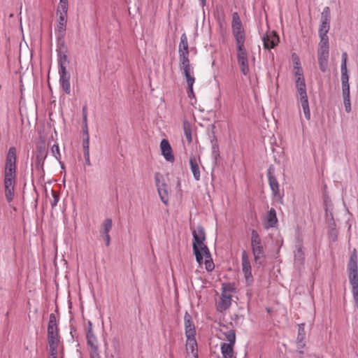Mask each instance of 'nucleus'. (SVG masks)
Instances as JSON below:
<instances>
[{
	"label": "nucleus",
	"instance_id": "9d476101",
	"mask_svg": "<svg viewBox=\"0 0 358 358\" xmlns=\"http://www.w3.org/2000/svg\"><path fill=\"white\" fill-rule=\"evenodd\" d=\"M231 29L232 34L236 42L245 41L246 37L245 30L241 18L236 12H234L232 14Z\"/></svg>",
	"mask_w": 358,
	"mask_h": 358
},
{
	"label": "nucleus",
	"instance_id": "2f4dec72",
	"mask_svg": "<svg viewBox=\"0 0 358 358\" xmlns=\"http://www.w3.org/2000/svg\"><path fill=\"white\" fill-rule=\"evenodd\" d=\"M59 83L70 80V74L66 71V66H62V69H59Z\"/></svg>",
	"mask_w": 358,
	"mask_h": 358
},
{
	"label": "nucleus",
	"instance_id": "4468645a",
	"mask_svg": "<svg viewBox=\"0 0 358 358\" xmlns=\"http://www.w3.org/2000/svg\"><path fill=\"white\" fill-rule=\"evenodd\" d=\"M272 171L273 169L270 168L267 171L268 184L271 189L273 196L275 198H281L280 193V186Z\"/></svg>",
	"mask_w": 358,
	"mask_h": 358
},
{
	"label": "nucleus",
	"instance_id": "4c0bfd02",
	"mask_svg": "<svg viewBox=\"0 0 358 358\" xmlns=\"http://www.w3.org/2000/svg\"><path fill=\"white\" fill-rule=\"evenodd\" d=\"M59 196L55 192L52 191V200L50 201V205L52 208L55 207L59 202Z\"/></svg>",
	"mask_w": 358,
	"mask_h": 358
},
{
	"label": "nucleus",
	"instance_id": "c03bdc74",
	"mask_svg": "<svg viewBox=\"0 0 358 358\" xmlns=\"http://www.w3.org/2000/svg\"><path fill=\"white\" fill-rule=\"evenodd\" d=\"M215 18H217L218 20H224V15L223 11L222 10L221 12H217V13H215Z\"/></svg>",
	"mask_w": 358,
	"mask_h": 358
},
{
	"label": "nucleus",
	"instance_id": "0eeeda50",
	"mask_svg": "<svg viewBox=\"0 0 358 358\" xmlns=\"http://www.w3.org/2000/svg\"><path fill=\"white\" fill-rule=\"evenodd\" d=\"M251 248L255 262L262 264L265 258L264 250L261 238L255 230H252L251 232Z\"/></svg>",
	"mask_w": 358,
	"mask_h": 358
},
{
	"label": "nucleus",
	"instance_id": "f8f14e48",
	"mask_svg": "<svg viewBox=\"0 0 358 358\" xmlns=\"http://www.w3.org/2000/svg\"><path fill=\"white\" fill-rule=\"evenodd\" d=\"M161 154L168 162L173 163L175 161V157L173 152V149L170 143L166 138H164L160 142Z\"/></svg>",
	"mask_w": 358,
	"mask_h": 358
},
{
	"label": "nucleus",
	"instance_id": "a211bd4d",
	"mask_svg": "<svg viewBox=\"0 0 358 358\" xmlns=\"http://www.w3.org/2000/svg\"><path fill=\"white\" fill-rule=\"evenodd\" d=\"M235 343H221L220 350L222 358H236L234 351Z\"/></svg>",
	"mask_w": 358,
	"mask_h": 358
},
{
	"label": "nucleus",
	"instance_id": "49530a36",
	"mask_svg": "<svg viewBox=\"0 0 358 358\" xmlns=\"http://www.w3.org/2000/svg\"><path fill=\"white\" fill-rule=\"evenodd\" d=\"M90 358H101L99 351L97 352H90Z\"/></svg>",
	"mask_w": 358,
	"mask_h": 358
},
{
	"label": "nucleus",
	"instance_id": "5701e85b",
	"mask_svg": "<svg viewBox=\"0 0 358 358\" xmlns=\"http://www.w3.org/2000/svg\"><path fill=\"white\" fill-rule=\"evenodd\" d=\"M189 165L191 171L193 173L194 178L196 180H200V171H199V162L198 159L195 156L190 157L189 159Z\"/></svg>",
	"mask_w": 358,
	"mask_h": 358
},
{
	"label": "nucleus",
	"instance_id": "72a5a7b5",
	"mask_svg": "<svg viewBox=\"0 0 358 358\" xmlns=\"http://www.w3.org/2000/svg\"><path fill=\"white\" fill-rule=\"evenodd\" d=\"M60 83V85L62 88V90H64V92L66 94H71V83H70V80L69 81H65V82H61L59 83Z\"/></svg>",
	"mask_w": 358,
	"mask_h": 358
},
{
	"label": "nucleus",
	"instance_id": "5fc2aeb1",
	"mask_svg": "<svg viewBox=\"0 0 358 358\" xmlns=\"http://www.w3.org/2000/svg\"><path fill=\"white\" fill-rule=\"evenodd\" d=\"M350 89L349 83L342 84V90Z\"/></svg>",
	"mask_w": 358,
	"mask_h": 358
},
{
	"label": "nucleus",
	"instance_id": "79ce46f5",
	"mask_svg": "<svg viewBox=\"0 0 358 358\" xmlns=\"http://www.w3.org/2000/svg\"><path fill=\"white\" fill-rule=\"evenodd\" d=\"M90 334H94V333L92 331V323L90 321H89L87 323L86 335H90Z\"/></svg>",
	"mask_w": 358,
	"mask_h": 358
},
{
	"label": "nucleus",
	"instance_id": "412c9836",
	"mask_svg": "<svg viewBox=\"0 0 358 358\" xmlns=\"http://www.w3.org/2000/svg\"><path fill=\"white\" fill-rule=\"evenodd\" d=\"M158 173L156 174V176H155V181H156V185L157 187V191H158V193H159V195L160 196V199L162 200V201L164 203V204H167L168 203V201H169V196H168V192L167 190L166 189V188L164 187H165V185L164 184H162V185H159V180L158 179Z\"/></svg>",
	"mask_w": 358,
	"mask_h": 358
},
{
	"label": "nucleus",
	"instance_id": "58836bf2",
	"mask_svg": "<svg viewBox=\"0 0 358 358\" xmlns=\"http://www.w3.org/2000/svg\"><path fill=\"white\" fill-rule=\"evenodd\" d=\"M347 59H348V54H347V52H344L342 53V64H341V69L347 68Z\"/></svg>",
	"mask_w": 358,
	"mask_h": 358
},
{
	"label": "nucleus",
	"instance_id": "ea45409f",
	"mask_svg": "<svg viewBox=\"0 0 358 358\" xmlns=\"http://www.w3.org/2000/svg\"><path fill=\"white\" fill-rule=\"evenodd\" d=\"M343 102L346 112L349 113L351 110V105L350 98L343 99Z\"/></svg>",
	"mask_w": 358,
	"mask_h": 358
},
{
	"label": "nucleus",
	"instance_id": "8fccbe9b",
	"mask_svg": "<svg viewBox=\"0 0 358 358\" xmlns=\"http://www.w3.org/2000/svg\"><path fill=\"white\" fill-rule=\"evenodd\" d=\"M84 157L85 159V163L87 166H90V153H84Z\"/></svg>",
	"mask_w": 358,
	"mask_h": 358
},
{
	"label": "nucleus",
	"instance_id": "4be33fe9",
	"mask_svg": "<svg viewBox=\"0 0 358 358\" xmlns=\"http://www.w3.org/2000/svg\"><path fill=\"white\" fill-rule=\"evenodd\" d=\"M294 253L295 263L299 265H302L304 262L305 254L303 250V245L301 243H299L296 245Z\"/></svg>",
	"mask_w": 358,
	"mask_h": 358
},
{
	"label": "nucleus",
	"instance_id": "393cba45",
	"mask_svg": "<svg viewBox=\"0 0 358 358\" xmlns=\"http://www.w3.org/2000/svg\"><path fill=\"white\" fill-rule=\"evenodd\" d=\"M330 25L329 24H320L319 29V36L320 38V42H329V38L327 36V33L329 30Z\"/></svg>",
	"mask_w": 358,
	"mask_h": 358
},
{
	"label": "nucleus",
	"instance_id": "c9c22d12",
	"mask_svg": "<svg viewBox=\"0 0 358 358\" xmlns=\"http://www.w3.org/2000/svg\"><path fill=\"white\" fill-rule=\"evenodd\" d=\"M83 147L84 153H90V136H86V138H84Z\"/></svg>",
	"mask_w": 358,
	"mask_h": 358
},
{
	"label": "nucleus",
	"instance_id": "6ab92c4d",
	"mask_svg": "<svg viewBox=\"0 0 358 358\" xmlns=\"http://www.w3.org/2000/svg\"><path fill=\"white\" fill-rule=\"evenodd\" d=\"M186 351L187 353L191 352L194 358H198V347L195 336L186 337Z\"/></svg>",
	"mask_w": 358,
	"mask_h": 358
},
{
	"label": "nucleus",
	"instance_id": "1a4fd4ad",
	"mask_svg": "<svg viewBox=\"0 0 358 358\" xmlns=\"http://www.w3.org/2000/svg\"><path fill=\"white\" fill-rule=\"evenodd\" d=\"M329 56V42H320L317 50V59L320 69L322 72L327 71Z\"/></svg>",
	"mask_w": 358,
	"mask_h": 358
},
{
	"label": "nucleus",
	"instance_id": "c756f323",
	"mask_svg": "<svg viewBox=\"0 0 358 358\" xmlns=\"http://www.w3.org/2000/svg\"><path fill=\"white\" fill-rule=\"evenodd\" d=\"M330 21H331L330 9L329 7L326 6L322 13L321 23L324 24H329L330 25Z\"/></svg>",
	"mask_w": 358,
	"mask_h": 358
},
{
	"label": "nucleus",
	"instance_id": "09e8293b",
	"mask_svg": "<svg viewBox=\"0 0 358 358\" xmlns=\"http://www.w3.org/2000/svg\"><path fill=\"white\" fill-rule=\"evenodd\" d=\"M343 96L345 98H350V89L343 90Z\"/></svg>",
	"mask_w": 358,
	"mask_h": 358
},
{
	"label": "nucleus",
	"instance_id": "f03ea898",
	"mask_svg": "<svg viewBox=\"0 0 358 358\" xmlns=\"http://www.w3.org/2000/svg\"><path fill=\"white\" fill-rule=\"evenodd\" d=\"M193 251L196 260L199 265L205 264L207 271L211 272L215 268V264L211 259L210 251L204 243L206 234L203 228L198 226L192 230Z\"/></svg>",
	"mask_w": 358,
	"mask_h": 358
},
{
	"label": "nucleus",
	"instance_id": "a18cd8bd",
	"mask_svg": "<svg viewBox=\"0 0 358 358\" xmlns=\"http://www.w3.org/2000/svg\"><path fill=\"white\" fill-rule=\"evenodd\" d=\"M83 133L85 135V138H86V136H89V131H88L87 124H83Z\"/></svg>",
	"mask_w": 358,
	"mask_h": 358
},
{
	"label": "nucleus",
	"instance_id": "f704fd0d",
	"mask_svg": "<svg viewBox=\"0 0 358 358\" xmlns=\"http://www.w3.org/2000/svg\"><path fill=\"white\" fill-rule=\"evenodd\" d=\"M341 83H348L349 76L348 73V69L347 68L345 69H341Z\"/></svg>",
	"mask_w": 358,
	"mask_h": 358
},
{
	"label": "nucleus",
	"instance_id": "864d4df0",
	"mask_svg": "<svg viewBox=\"0 0 358 358\" xmlns=\"http://www.w3.org/2000/svg\"><path fill=\"white\" fill-rule=\"evenodd\" d=\"M200 5L202 8H204L206 6V0H199Z\"/></svg>",
	"mask_w": 358,
	"mask_h": 358
},
{
	"label": "nucleus",
	"instance_id": "39448f33",
	"mask_svg": "<svg viewBox=\"0 0 358 358\" xmlns=\"http://www.w3.org/2000/svg\"><path fill=\"white\" fill-rule=\"evenodd\" d=\"M58 321L55 314L50 313L48 324V342L49 348L58 349L60 343Z\"/></svg>",
	"mask_w": 358,
	"mask_h": 358
},
{
	"label": "nucleus",
	"instance_id": "cd10ccee",
	"mask_svg": "<svg viewBox=\"0 0 358 358\" xmlns=\"http://www.w3.org/2000/svg\"><path fill=\"white\" fill-rule=\"evenodd\" d=\"M68 0H59V3L57 9V15H68Z\"/></svg>",
	"mask_w": 358,
	"mask_h": 358
},
{
	"label": "nucleus",
	"instance_id": "de8ad7c7",
	"mask_svg": "<svg viewBox=\"0 0 358 358\" xmlns=\"http://www.w3.org/2000/svg\"><path fill=\"white\" fill-rule=\"evenodd\" d=\"M103 235H104L103 239H104V241L106 243V245L107 246H108L110 245V235L109 234H103Z\"/></svg>",
	"mask_w": 358,
	"mask_h": 358
},
{
	"label": "nucleus",
	"instance_id": "aec40b11",
	"mask_svg": "<svg viewBox=\"0 0 358 358\" xmlns=\"http://www.w3.org/2000/svg\"><path fill=\"white\" fill-rule=\"evenodd\" d=\"M278 223L276 212L274 208H271L266 217L265 228L269 229L275 227Z\"/></svg>",
	"mask_w": 358,
	"mask_h": 358
},
{
	"label": "nucleus",
	"instance_id": "473e14b6",
	"mask_svg": "<svg viewBox=\"0 0 358 358\" xmlns=\"http://www.w3.org/2000/svg\"><path fill=\"white\" fill-rule=\"evenodd\" d=\"M58 63L59 65V69H62V66L66 67V65L69 64L66 55L62 52L61 51L58 53Z\"/></svg>",
	"mask_w": 358,
	"mask_h": 358
},
{
	"label": "nucleus",
	"instance_id": "f3484780",
	"mask_svg": "<svg viewBox=\"0 0 358 358\" xmlns=\"http://www.w3.org/2000/svg\"><path fill=\"white\" fill-rule=\"evenodd\" d=\"M184 322H185V330L186 337L195 336V335H196L195 327L192 320L191 315L187 312H186L185 314Z\"/></svg>",
	"mask_w": 358,
	"mask_h": 358
},
{
	"label": "nucleus",
	"instance_id": "bb28decb",
	"mask_svg": "<svg viewBox=\"0 0 358 358\" xmlns=\"http://www.w3.org/2000/svg\"><path fill=\"white\" fill-rule=\"evenodd\" d=\"M305 338V324L303 323L299 325L297 344L299 347L303 348L305 344L303 340Z\"/></svg>",
	"mask_w": 358,
	"mask_h": 358
},
{
	"label": "nucleus",
	"instance_id": "3c124183",
	"mask_svg": "<svg viewBox=\"0 0 358 358\" xmlns=\"http://www.w3.org/2000/svg\"><path fill=\"white\" fill-rule=\"evenodd\" d=\"M83 124H87V114H83Z\"/></svg>",
	"mask_w": 358,
	"mask_h": 358
},
{
	"label": "nucleus",
	"instance_id": "9b49d317",
	"mask_svg": "<svg viewBox=\"0 0 358 358\" xmlns=\"http://www.w3.org/2000/svg\"><path fill=\"white\" fill-rule=\"evenodd\" d=\"M241 266L247 285H252L254 282V278L252 274V267L249 255L246 250H243L241 254Z\"/></svg>",
	"mask_w": 358,
	"mask_h": 358
},
{
	"label": "nucleus",
	"instance_id": "7ed1b4c3",
	"mask_svg": "<svg viewBox=\"0 0 358 358\" xmlns=\"http://www.w3.org/2000/svg\"><path fill=\"white\" fill-rule=\"evenodd\" d=\"M295 76L297 77L295 82L296 88L299 94V101L306 120L310 119V111L306 92V85L303 78V70L301 66L294 68Z\"/></svg>",
	"mask_w": 358,
	"mask_h": 358
},
{
	"label": "nucleus",
	"instance_id": "603ef678",
	"mask_svg": "<svg viewBox=\"0 0 358 358\" xmlns=\"http://www.w3.org/2000/svg\"><path fill=\"white\" fill-rule=\"evenodd\" d=\"M83 114H88L87 106H83L82 108V115Z\"/></svg>",
	"mask_w": 358,
	"mask_h": 358
},
{
	"label": "nucleus",
	"instance_id": "7c9ffc66",
	"mask_svg": "<svg viewBox=\"0 0 358 358\" xmlns=\"http://www.w3.org/2000/svg\"><path fill=\"white\" fill-rule=\"evenodd\" d=\"M113 222L110 218L106 219L102 224V231L101 233L103 234H109V232L112 228Z\"/></svg>",
	"mask_w": 358,
	"mask_h": 358
},
{
	"label": "nucleus",
	"instance_id": "dca6fc26",
	"mask_svg": "<svg viewBox=\"0 0 358 358\" xmlns=\"http://www.w3.org/2000/svg\"><path fill=\"white\" fill-rule=\"evenodd\" d=\"M57 16L58 19L57 27L55 28V34L59 38H63L66 33L68 15H57Z\"/></svg>",
	"mask_w": 358,
	"mask_h": 358
},
{
	"label": "nucleus",
	"instance_id": "a878e982",
	"mask_svg": "<svg viewBox=\"0 0 358 358\" xmlns=\"http://www.w3.org/2000/svg\"><path fill=\"white\" fill-rule=\"evenodd\" d=\"M193 70H189L188 71V75L191 79V80H189L188 76H187V73H183L186 79V82L188 86V95L190 96L191 95L194 96V91H193V85L195 82V78L193 75H192V72Z\"/></svg>",
	"mask_w": 358,
	"mask_h": 358
},
{
	"label": "nucleus",
	"instance_id": "b1692460",
	"mask_svg": "<svg viewBox=\"0 0 358 358\" xmlns=\"http://www.w3.org/2000/svg\"><path fill=\"white\" fill-rule=\"evenodd\" d=\"M87 345L90 348V352L99 351V345L96 337L94 334L86 335Z\"/></svg>",
	"mask_w": 358,
	"mask_h": 358
},
{
	"label": "nucleus",
	"instance_id": "37998d69",
	"mask_svg": "<svg viewBox=\"0 0 358 358\" xmlns=\"http://www.w3.org/2000/svg\"><path fill=\"white\" fill-rule=\"evenodd\" d=\"M292 57H293L294 68L301 66V64H300L299 58L295 55H293Z\"/></svg>",
	"mask_w": 358,
	"mask_h": 358
},
{
	"label": "nucleus",
	"instance_id": "f257e3e1",
	"mask_svg": "<svg viewBox=\"0 0 358 358\" xmlns=\"http://www.w3.org/2000/svg\"><path fill=\"white\" fill-rule=\"evenodd\" d=\"M17 152L15 147L8 149L3 169L5 196L8 203L13 200L17 179Z\"/></svg>",
	"mask_w": 358,
	"mask_h": 358
},
{
	"label": "nucleus",
	"instance_id": "e433bc0d",
	"mask_svg": "<svg viewBox=\"0 0 358 358\" xmlns=\"http://www.w3.org/2000/svg\"><path fill=\"white\" fill-rule=\"evenodd\" d=\"M51 152L52 153V155L56 158L59 159L60 157V152H59V148L57 145H53L51 148Z\"/></svg>",
	"mask_w": 358,
	"mask_h": 358
},
{
	"label": "nucleus",
	"instance_id": "423d86ee",
	"mask_svg": "<svg viewBox=\"0 0 358 358\" xmlns=\"http://www.w3.org/2000/svg\"><path fill=\"white\" fill-rule=\"evenodd\" d=\"M235 292L234 285L231 283H223L220 299L216 303V309L218 312L222 313L231 305L232 294Z\"/></svg>",
	"mask_w": 358,
	"mask_h": 358
},
{
	"label": "nucleus",
	"instance_id": "2eb2a0df",
	"mask_svg": "<svg viewBox=\"0 0 358 358\" xmlns=\"http://www.w3.org/2000/svg\"><path fill=\"white\" fill-rule=\"evenodd\" d=\"M264 47L266 49H271L279 43L278 36L275 31H268L263 37Z\"/></svg>",
	"mask_w": 358,
	"mask_h": 358
},
{
	"label": "nucleus",
	"instance_id": "20e7f679",
	"mask_svg": "<svg viewBox=\"0 0 358 358\" xmlns=\"http://www.w3.org/2000/svg\"><path fill=\"white\" fill-rule=\"evenodd\" d=\"M188 48L189 45L187 37L186 34L184 33L180 36V41L178 47V54L180 61V70L183 71V73H187V74H188L189 70H193V69L190 66V62L189 59V52ZM189 80H191L190 78H189Z\"/></svg>",
	"mask_w": 358,
	"mask_h": 358
},
{
	"label": "nucleus",
	"instance_id": "ddd939ff",
	"mask_svg": "<svg viewBox=\"0 0 358 358\" xmlns=\"http://www.w3.org/2000/svg\"><path fill=\"white\" fill-rule=\"evenodd\" d=\"M220 334V339L227 341V343H236V332L233 327L221 325Z\"/></svg>",
	"mask_w": 358,
	"mask_h": 358
},
{
	"label": "nucleus",
	"instance_id": "6e6552de",
	"mask_svg": "<svg viewBox=\"0 0 358 358\" xmlns=\"http://www.w3.org/2000/svg\"><path fill=\"white\" fill-rule=\"evenodd\" d=\"M245 41H236L237 62L240 66L241 71L245 76L249 73L248 55L245 45Z\"/></svg>",
	"mask_w": 358,
	"mask_h": 358
},
{
	"label": "nucleus",
	"instance_id": "c85d7f7f",
	"mask_svg": "<svg viewBox=\"0 0 358 358\" xmlns=\"http://www.w3.org/2000/svg\"><path fill=\"white\" fill-rule=\"evenodd\" d=\"M182 127L184 134L185 136L187 141H188V143H191L192 141L191 124H189V122L184 121Z\"/></svg>",
	"mask_w": 358,
	"mask_h": 358
},
{
	"label": "nucleus",
	"instance_id": "a19ab883",
	"mask_svg": "<svg viewBox=\"0 0 358 358\" xmlns=\"http://www.w3.org/2000/svg\"><path fill=\"white\" fill-rule=\"evenodd\" d=\"M57 349L49 348L48 358H57Z\"/></svg>",
	"mask_w": 358,
	"mask_h": 358
}]
</instances>
